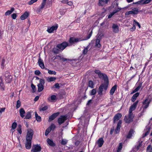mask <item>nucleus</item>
Returning <instances> with one entry per match:
<instances>
[{
  "instance_id": "nucleus-1",
  "label": "nucleus",
  "mask_w": 152,
  "mask_h": 152,
  "mask_svg": "<svg viewBox=\"0 0 152 152\" xmlns=\"http://www.w3.org/2000/svg\"><path fill=\"white\" fill-rule=\"evenodd\" d=\"M33 134V132L32 130L30 129L28 131L26 136V141L25 143L26 148L27 149H29L31 147V141Z\"/></svg>"
},
{
  "instance_id": "nucleus-2",
  "label": "nucleus",
  "mask_w": 152,
  "mask_h": 152,
  "mask_svg": "<svg viewBox=\"0 0 152 152\" xmlns=\"http://www.w3.org/2000/svg\"><path fill=\"white\" fill-rule=\"evenodd\" d=\"M95 73L98 75L99 78L104 80L105 83V89H106L108 87L109 85V80L107 76L105 74L101 72V71L98 69H96L94 71Z\"/></svg>"
},
{
  "instance_id": "nucleus-3",
  "label": "nucleus",
  "mask_w": 152,
  "mask_h": 152,
  "mask_svg": "<svg viewBox=\"0 0 152 152\" xmlns=\"http://www.w3.org/2000/svg\"><path fill=\"white\" fill-rule=\"evenodd\" d=\"M134 117V115L133 113H129L128 115L125 116L124 121L126 123L129 124L133 121V119Z\"/></svg>"
},
{
  "instance_id": "nucleus-4",
  "label": "nucleus",
  "mask_w": 152,
  "mask_h": 152,
  "mask_svg": "<svg viewBox=\"0 0 152 152\" xmlns=\"http://www.w3.org/2000/svg\"><path fill=\"white\" fill-rule=\"evenodd\" d=\"M45 83V80L43 79H40L39 80V83L37 85L38 86L37 91L38 92L42 91L44 88V85Z\"/></svg>"
},
{
  "instance_id": "nucleus-5",
  "label": "nucleus",
  "mask_w": 152,
  "mask_h": 152,
  "mask_svg": "<svg viewBox=\"0 0 152 152\" xmlns=\"http://www.w3.org/2000/svg\"><path fill=\"white\" fill-rule=\"evenodd\" d=\"M82 41H83V40L81 38H75L72 37L69 38V42L71 44H76L77 43Z\"/></svg>"
},
{
  "instance_id": "nucleus-6",
  "label": "nucleus",
  "mask_w": 152,
  "mask_h": 152,
  "mask_svg": "<svg viewBox=\"0 0 152 152\" xmlns=\"http://www.w3.org/2000/svg\"><path fill=\"white\" fill-rule=\"evenodd\" d=\"M69 45L68 42H64L61 44H58L56 45V48L59 49L63 50Z\"/></svg>"
},
{
  "instance_id": "nucleus-7",
  "label": "nucleus",
  "mask_w": 152,
  "mask_h": 152,
  "mask_svg": "<svg viewBox=\"0 0 152 152\" xmlns=\"http://www.w3.org/2000/svg\"><path fill=\"white\" fill-rule=\"evenodd\" d=\"M67 115L61 116L58 119V122L59 125H60L64 123L67 119Z\"/></svg>"
},
{
  "instance_id": "nucleus-8",
  "label": "nucleus",
  "mask_w": 152,
  "mask_h": 152,
  "mask_svg": "<svg viewBox=\"0 0 152 152\" xmlns=\"http://www.w3.org/2000/svg\"><path fill=\"white\" fill-rule=\"evenodd\" d=\"M41 147L39 145H34L31 150V152H39L41 150Z\"/></svg>"
},
{
  "instance_id": "nucleus-9",
  "label": "nucleus",
  "mask_w": 152,
  "mask_h": 152,
  "mask_svg": "<svg viewBox=\"0 0 152 152\" xmlns=\"http://www.w3.org/2000/svg\"><path fill=\"white\" fill-rule=\"evenodd\" d=\"M105 83L100 85L99 88V90L97 91L98 94L100 95H102L103 94L102 91H103V89H104L105 90H107L108 87L106 89H105Z\"/></svg>"
},
{
  "instance_id": "nucleus-10",
  "label": "nucleus",
  "mask_w": 152,
  "mask_h": 152,
  "mask_svg": "<svg viewBox=\"0 0 152 152\" xmlns=\"http://www.w3.org/2000/svg\"><path fill=\"white\" fill-rule=\"evenodd\" d=\"M138 9L135 7L132 9V10L127 12L126 13V15H129L130 14H137L138 13Z\"/></svg>"
},
{
  "instance_id": "nucleus-11",
  "label": "nucleus",
  "mask_w": 152,
  "mask_h": 152,
  "mask_svg": "<svg viewBox=\"0 0 152 152\" xmlns=\"http://www.w3.org/2000/svg\"><path fill=\"white\" fill-rule=\"evenodd\" d=\"M152 0H141L136 2H134L133 4L142 5L149 3Z\"/></svg>"
},
{
  "instance_id": "nucleus-12",
  "label": "nucleus",
  "mask_w": 152,
  "mask_h": 152,
  "mask_svg": "<svg viewBox=\"0 0 152 152\" xmlns=\"http://www.w3.org/2000/svg\"><path fill=\"white\" fill-rule=\"evenodd\" d=\"M138 102V101H137L134 103L129 107V113H133L132 111L134 110L136 108L137 104Z\"/></svg>"
},
{
  "instance_id": "nucleus-13",
  "label": "nucleus",
  "mask_w": 152,
  "mask_h": 152,
  "mask_svg": "<svg viewBox=\"0 0 152 152\" xmlns=\"http://www.w3.org/2000/svg\"><path fill=\"white\" fill-rule=\"evenodd\" d=\"M59 114V112H57L52 114L49 117L48 121L50 122L53 120Z\"/></svg>"
},
{
  "instance_id": "nucleus-14",
  "label": "nucleus",
  "mask_w": 152,
  "mask_h": 152,
  "mask_svg": "<svg viewBox=\"0 0 152 152\" xmlns=\"http://www.w3.org/2000/svg\"><path fill=\"white\" fill-rule=\"evenodd\" d=\"M113 31V32L117 33L119 31V27L116 24L113 23L112 26Z\"/></svg>"
},
{
  "instance_id": "nucleus-15",
  "label": "nucleus",
  "mask_w": 152,
  "mask_h": 152,
  "mask_svg": "<svg viewBox=\"0 0 152 152\" xmlns=\"http://www.w3.org/2000/svg\"><path fill=\"white\" fill-rule=\"evenodd\" d=\"M122 123V121L120 120H119L117 124L116 128L115 129V132L116 134H117L119 132L120 129L121 127V125Z\"/></svg>"
},
{
  "instance_id": "nucleus-16",
  "label": "nucleus",
  "mask_w": 152,
  "mask_h": 152,
  "mask_svg": "<svg viewBox=\"0 0 152 152\" xmlns=\"http://www.w3.org/2000/svg\"><path fill=\"white\" fill-rule=\"evenodd\" d=\"M121 116L122 115L121 113H118L115 115L113 118L114 123H115L116 121L119 120Z\"/></svg>"
},
{
  "instance_id": "nucleus-17",
  "label": "nucleus",
  "mask_w": 152,
  "mask_h": 152,
  "mask_svg": "<svg viewBox=\"0 0 152 152\" xmlns=\"http://www.w3.org/2000/svg\"><path fill=\"white\" fill-rule=\"evenodd\" d=\"M110 0H99L98 5L99 6H103L107 3Z\"/></svg>"
},
{
  "instance_id": "nucleus-18",
  "label": "nucleus",
  "mask_w": 152,
  "mask_h": 152,
  "mask_svg": "<svg viewBox=\"0 0 152 152\" xmlns=\"http://www.w3.org/2000/svg\"><path fill=\"white\" fill-rule=\"evenodd\" d=\"M48 108V107L47 105H46L44 104H42L39 106V111H44L46 110Z\"/></svg>"
},
{
  "instance_id": "nucleus-19",
  "label": "nucleus",
  "mask_w": 152,
  "mask_h": 152,
  "mask_svg": "<svg viewBox=\"0 0 152 152\" xmlns=\"http://www.w3.org/2000/svg\"><path fill=\"white\" fill-rule=\"evenodd\" d=\"M104 141L102 138H99L97 141V143L99 147H101L103 145Z\"/></svg>"
},
{
  "instance_id": "nucleus-20",
  "label": "nucleus",
  "mask_w": 152,
  "mask_h": 152,
  "mask_svg": "<svg viewBox=\"0 0 152 152\" xmlns=\"http://www.w3.org/2000/svg\"><path fill=\"white\" fill-rule=\"evenodd\" d=\"M58 26H53L51 27H48L47 31L48 33H51L54 30H56Z\"/></svg>"
},
{
  "instance_id": "nucleus-21",
  "label": "nucleus",
  "mask_w": 152,
  "mask_h": 152,
  "mask_svg": "<svg viewBox=\"0 0 152 152\" xmlns=\"http://www.w3.org/2000/svg\"><path fill=\"white\" fill-rule=\"evenodd\" d=\"M150 101H148V98L146 99L143 102V104L145 106L144 107L143 109H146L149 106Z\"/></svg>"
},
{
  "instance_id": "nucleus-22",
  "label": "nucleus",
  "mask_w": 152,
  "mask_h": 152,
  "mask_svg": "<svg viewBox=\"0 0 152 152\" xmlns=\"http://www.w3.org/2000/svg\"><path fill=\"white\" fill-rule=\"evenodd\" d=\"M100 37L98 36L96 40L95 46L96 47L99 48L101 47V45L100 43Z\"/></svg>"
},
{
  "instance_id": "nucleus-23",
  "label": "nucleus",
  "mask_w": 152,
  "mask_h": 152,
  "mask_svg": "<svg viewBox=\"0 0 152 152\" xmlns=\"http://www.w3.org/2000/svg\"><path fill=\"white\" fill-rule=\"evenodd\" d=\"M38 63L39 66L42 69H44L45 68V66L43 61L41 58L40 57L38 59Z\"/></svg>"
},
{
  "instance_id": "nucleus-24",
  "label": "nucleus",
  "mask_w": 152,
  "mask_h": 152,
  "mask_svg": "<svg viewBox=\"0 0 152 152\" xmlns=\"http://www.w3.org/2000/svg\"><path fill=\"white\" fill-rule=\"evenodd\" d=\"M117 86V85L115 84L114 86L112 87L110 91V93L111 95H113L115 91L116 90Z\"/></svg>"
},
{
  "instance_id": "nucleus-25",
  "label": "nucleus",
  "mask_w": 152,
  "mask_h": 152,
  "mask_svg": "<svg viewBox=\"0 0 152 152\" xmlns=\"http://www.w3.org/2000/svg\"><path fill=\"white\" fill-rule=\"evenodd\" d=\"M29 15V13L28 12H26L20 17V19L22 20H24Z\"/></svg>"
},
{
  "instance_id": "nucleus-26",
  "label": "nucleus",
  "mask_w": 152,
  "mask_h": 152,
  "mask_svg": "<svg viewBox=\"0 0 152 152\" xmlns=\"http://www.w3.org/2000/svg\"><path fill=\"white\" fill-rule=\"evenodd\" d=\"M4 75L6 77V80H7V79H9V80L8 81L10 82L12 78L11 77V76L9 72L8 71L5 72Z\"/></svg>"
},
{
  "instance_id": "nucleus-27",
  "label": "nucleus",
  "mask_w": 152,
  "mask_h": 152,
  "mask_svg": "<svg viewBox=\"0 0 152 152\" xmlns=\"http://www.w3.org/2000/svg\"><path fill=\"white\" fill-rule=\"evenodd\" d=\"M19 113L20 116L23 118L25 116L24 114L25 113V111L23 108H21L19 110Z\"/></svg>"
},
{
  "instance_id": "nucleus-28",
  "label": "nucleus",
  "mask_w": 152,
  "mask_h": 152,
  "mask_svg": "<svg viewBox=\"0 0 152 152\" xmlns=\"http://www.w3.org/2000/svg\"><path fill=\"white\" fill-rule=\"evenodd\" d=\"M142 141H139V142L138 144L137 145L135 146L134 148L135 151H137L140 149V148L142 146Z\"/></svg>"
},
{
  "instance_id": "nucleus-29",
  "label": "nucleus",
  "mask_w": 152,
  "mask_h": 152,
  "mask_svg": "<svg viewBox=\"0 0 152 152\" xmlns=\"http://www.w3.org/2000/svg\"><path fill=\"white\" fill-rule=\"evenodd\" d=\"M0 86L1 89L4 91L5 90V86L4 83L2 82V80L1 78H0Z\"/></svg>"
},
{
  "instance_id": "nucleus-30",
  "label": "nucleus",
  "mask_w": 152,
  "mask_h": 152,
  "mask_svg": "<svg viewBox=\"0 0 152 152\" xmlns=\"http://www.w3.org/2000/svg\"><path fill=\"white\" fill-rule=\"evenodd\" d=\"M35 115L36 120L38 122H40L41 121V117L39 116L37 112H35Z\"/></svg>"
},
{
  "instance_id": "nucleus-31",
  "label": "nucleus",
  "mask_w": 152,
  "mask_h": 152,
  "mask_svg": "<svg viewBox=\"0 0 152 152\" xmlns=\"http://www.w3.org/2000/svg\"><path fill=\"white\" fill-rule=\"evenodd\" d=\"M47 142L49 145L51 146H53L55 145L53 141L49 138L47 139Z\"/></svg>"
},
{
  "instance_id": "nucleus-32",
  "label": "nucleus",
  "mask_w": 152,
  "mask_h": 152,
  "mask_svg": "<svg viewBox=\"0 0 152 152\" xmlns=\"http://www.w3.org/2000/svg\"><path fill=\"white\" fill-rule=\"evenodd\" d=\"M31 117V112L30 111L27 112L26 113V115L25 118L26 119H29Z\"/></svg>"
},
{
  "instance_id": "nucleus-33",
  "label": "nucleus",
  "mask_w": 152,
  "mask_h": 152,
  "mask_svg": "<svg viewBox=\"0 0 152 152\" xmlns=\"http://www.w3.org/2000/svg\"><path fill=\"white\" fill-rule=\"evenodd\" d=\"M56 79L55 77H48L46 78L47 81L49 82H50L55 81Z\"/></svg>"
},
{
  "instance_id": "nucleus-34",
  "label": "nucleus",
  "mask_w": 152,
  "mask_h": 152,
  "mask_svg": "<svg viewBox=\"0 0 152 152\" xmlns=\"http://www.w3.org/2000/svg\"><path fill=\"white\" fill-rule=\"evenodd\" d=\"M142 86V83L138 85V86L132 91V92L131 93V94H133V93L138 91L140 89V88Z\"/></svg>"
},
{
  "instance_id": "nucleus-35",
  "label": "nucleus",
  "mask_w": 152,
  "mask_h": 152,
  "mask_svg": "<svg viewBox=\"0 0 152 152\" xmlns=\"http://www.w3.org/2000/svg\"><path fill=\"white\" fill-rule=\"evenodd\" d=\"M89 45H88L86 47L84 48V49L82 53L83 55H86L87 53L88 49L89 48Z\"/></svg>"
},
{
  "instance_id": "nucleus-36",
  "label": "nucleus",
  "mask_w": 152,
  "mask_h": 152,
  "mask_svg": "<svg viewBox=\"0 0 152 152\" xmlns=\"http://www.w3.org/2000/svg\"><path fill=\"white\" fill-rule=\"evenodd\" d=\"M14 10V8H12L10 10H8L5 13V15H10Z\"/></svg>"
},
{
  "instance_id": "nucleus-37",
  "label": "nucleus",
  "mask_w": 152,
  "mask_h": 152,
  "mask_svg": "<svg viewBox=\"0 0 152 152\" xmlns=\"http://www.w3.org/2000/svg\"><path fill=\"white\" fill-rule=\"evenodd\" d=\"M133 133V130L131 129L129 132L128 134L127 135L126 138H131L132 134Z\"/></svg>"
},
{
  "instance_id": "nucleus-38",
  "label": "nucleus",
  "mask_w": 152,
  "mask_h": 152,
  "mask_svg": "<svg viewBox=\"0 0 152 152\" xmlns=\"http://www.w3.org/2000/svg\"><path fill=\"white\" fill-rule=\"evenodd\" d=\"M150 127L149 126H148L147 127V128L145 130V136H146L148 134L150 131Z\"/></svg>"
},
{
  "instance_id": "nucleus-39",
  "label": "nucleus",
  "mask_w": 152,
  "mask_h": 152,
  "mask_svg": "<svg viewBox=\"0 0 152 152\" xmlns=\"http://www.w3.org/2000/svg\"><path fill=\"white\" fill-rule=\"evenodd\" d=\"M56 99H57L56 96L55 95H52L50 97H49L48 98V100L49 101H50V100H51L52 101H53V100Z\"/></svg>"
},
{
  "instance_id": "nucleus-40",
  "label": "nucleus",
  "mask_w": 152,
  "mask_h": 152,
  "mask_svg": "<svg viewBox=\"0 0 152 152\" xmlns=\"http://www.w3.org/2000/svg\"><path fill=\"white\" fill-rule=\"evenodd\" d=\"M46 69L48 70V73L50 75H55L56 74V72L55 71H52L49 70L47 68H46Z\"/></svg>"
},
{
  "instance_id": "nucleus-41",
  "label": "nucleus",
  "mask_w": 152,
  "mask_h": 152,
  "mask_svg": "<svg viewBox=\"0 0 152 152\" xmlns=\"http://www.w3.org/2000/svg\"><path fill=\"white\" fill-rule=\"evenodd\" d=\"M96 89L94 88L91 90L90 93V95L91 96L94 95L96 93Z\"/></svg>"
},
{
  "instance_id": "nucleus-42",
  "label": "nucleus",
  "mask_w": 152,
  "mask_h": 152,
  "mask_svg": "<svg viewBox=\"0 0 152 152\" xmlns=\"http://www.w3.org/2000/svg\"><path fill=\"white\" fill-rule=\"evenodd\" d=\"M147 152H152V146L151 145H148L146 149Z\"/></svg>"
},
{
  "instance_id": "nucleus-43",
  "label": "nucleus",
  "mask_w": 152,
  "mask_h": 152,
  "mask_svg": "<svg viewBox=\"0 0 152 152\" xmlns=\"http://www.w3.org/2000/svg\"><path fill=\"white\" fill-rule=\"evenodd\" d=\"M31 87L32 89V92L33 93H34L36 91L37 89L36 87V86L34 85L33 83L31 84Z\"/></svg>"
},
{
  "instance_id": "nucleus-44",
  "label": "nucleus",
  "mask_w": 152,
  "mask_h": 152,
  "mask_svg": "<svg viewBox=\"0 0 152 152\" xmlns=\"http://www.w3.org/2000/svg\"><path fill=\"white\" fill-rule=\"evenodd\" d=\"M47 0H43L41 4V9H42L44 7L46 3Z\"/></svg>"
},
{
  "instance_id": "nucleus-45",
  "label": "nucleus",
  "mask_w": 152,
  "mask_h": 152,
  "mask_svg": "<svg viewBox=\"0 0 152 152\" xmlns=\"http://www.w3.org/2000/svg\"><path fill=\"white\" fill-rule=\"evenodd\" d=\"M92 33V31H91L90 33H89L88 36L86 37V38L85 39H83V40H85L89 39L91 37Z\"/></svg>"
},
{
  "instance_id": "nucleus-46",
  "label": "nucleus",
  "mask_w": 152,
  "mask_h": 152,
  "mask_svg": "<svg viewBox=\"0 0 152 152\" xmlns=\"http://www.w3.org/2000/svg\"><path fill=\"white\" fill-rule=\"evenodd\" d=\"M88 86L92 88H94V83L92 81L90 80L88 82Z\"/></svg>"
},
{
  "instance_id": "nucleus-47",
  "label": "nucleus",
  "mask_w": 152,
  "mask_h": 152,
  "mask_svg": "<svg viewBox=\"0 0 152 152\" xmlns=\"http://www.w3.org/2000/svg\"><path fill=\"white\" fill-rule=\"evenodd\" d=\"M122 148V143H119V146L118 148L117 152H119L121 150Z\"/></svg>"
},
{
  "instance_id": "nucleus-48",
  "label": "nucleus",
  "mask_w": 152,
  "mask_h": 152,
  "mask_svg": "<svg viewBox=\"0 0 152 152\" xmlns=\"http://www.w3.org/2000/svg\"><path fill=\"white\" fill-rule=\"evenodd\" d=\"M53 52L55 54H58L59 52V50L56 48H54L53 50Z\"/></svg>"
},
{
  "instance_id": "nucleus-49",
  "label": "nucleus",
  "mask_w": 152,
  "mask_h": 152,
  "mask_svg": "<svg viewBox=\"0 0 152 152\" xmlns=\"http://www.w3.org/2000/svg\"><path fill=\"white\" fill-rule=\"evenodd\" d=\"M21 127V126L20 125H19L17 129L18 132L20 134H21L22 132Z\"/></svg>"
},
{
  "instance_id": "nucleus-50",
  "label": "nucleus",
  "mask_w": 152,
  "mask_h": 152,
  "mask_svg": "<svg viewBox=\"0 0 152 152\" xmlns=\"http://www.w3.org/2000/svg\"><path fill=\"white\" fill-rule=\"evenodd\" d=\"M51 131V129L50 128L48 127V128L45 131V135L47 136L48 134Z\"/></svg>"
},
{
  "instance_id": "nucleus-51",
  "label": "nucleus",
  "mask_w": 152,
  "mask_h": 152,
  "mask_svg": "<svg viewBox=\"0 0 152 152\" xmlns=\"http://www.w3.org/2000/svg\"><path fill=\"white\" fill-rule=\"evenodd\" d=\"M21 106V102L19 100L17 101V104L16 105V107L17 109L19 108Z\"/></svg>"
},
{
  "instance_id": "nucleus-52",
  "label": "nucleus",
  "mask_w": 152,
  "mask_h": 152,
  "mask_svg": "<svg viewBox=\"0 0 152 152\" xmlns=\"http://www.w3.org/2000/svg\"><path fill=\"white\" fill-rule=\"evenodd\" d=\"M67 142V141L66 140L63 139L61 141V143L62 145H65L66 144Z\"/></svg>"
},
{
  "instance_id": "nucleus-53",
  "label": "nucleus",
  "mask_w": 152,
  "mask_h": 152,
  "mask_svg": "<svg viewBox=\"0 0 152 152\" xmlns=\"http://www.w3.org/2000/svg\"><path fill=\"white\" fill-rule=\"evenodd\" d=\"M115 13V12L113 11L112 13L109 14L108 16V18L109 19L111 18Z\"/></svg>"
},
{
  "instance_id": "nucleus-54",
  "label": "nucleus",
  "mask_w": 152,
  "mask_h": 152,
  "mask_svg": "<svg viewBox=\"0 0 152 152\" xmlns=\"http://www.w3.org/2000/svg\"><path fill=\"white\" fill-rule=\"evenodd\" d=\"M134 24L135 25H137L139 27V28H140L141 26H140V24L136 20H134Z\"/></svg>"
},
{
  "instance_id": "nucleus-55",
  "label": "nucleus",
  "mask_w": 152,
  "mask_h": 152,
  "mask_svg": "<svg viewBox=\"0 0 152 152\" xmlns=\"http://www.w3.org/2000/svg\"><path fill=\"white\" fill-rule=\"evenodd\" d=\"M17 124L16 122H13L12 125V129H15L16 127Z\"/></svg>"
},
{
  "instance_id": "nucleus-56",
  "label": "nucleus",
  "mask_w": 152,
  "mask_h": 152,
  "mask_svg": "<svg viewBox=\"0 0 152 152\" xmlns=\"http://www.w3.org/2000/svg\"><path fill=\"white\" fill-rule=\"evenodd\" d=\"M48 128H50L51 129V130H54L56 126L54 124H52L51 126Z\"/></svg>"
},
{
  "instance_id": "nucleus-57",
  "label": "nucleus",
  "mask_w": 152,
  "mask_h": 152,
  "mask_svg": "<svg viewBox=\"0 0 152 152\" xmlns=\"http://www.w3.org/2000/svg\"><path fill=\"white\" fill-rule=\"evenodd\" d=\"M38 0H31L28 2V4L29 5H31L34 3L36 2Z\"/></svg>"
},
{
  "instance_id": "nucleus-58",
  "label": "nucleus",
  "mask_w": 152,
  "mask_h": 152,
  "mask_svg": "<svg viewBox=\"0 0 152 152\" xmlns=\"http://www.w3.org/2000/svg\"><path fill=\"white\" fill-rule=\"evenodd\" d=\"M5 60L4 59H3L1 61V68H4V64L5 63Z\"/></svg>"
},
{
  "instance_id": "nucleus-59",
  "label": "nucleus",
  "mask_w": 152,
  "mask_h": 152,
  "mask_svg": "<svg viewBox=\"0 0 152 152\" xmlns=\"http://www.w3.org/2000/svg\"><path fill=\"white\" fill-rule=\"evenodd\" d=\"M11 16L13 19H15L17 17L16 14L15 13H13L11 15Z\"/></svg>"
},
{
  "instance_id": "nucleus-60",
  "label": "nucleus",
  "mask_w": 152,
  "mask_h": 152,
  "mask_svg": "<svg viewBox=\"0 0 152 152\" xmlns=\"http://www.w3.org/2000/svg\"><path fill=\"white\" fill-rule=\"evenodd\" d=\"M34 73L36 75H39L41 74V72L39 71L36 70L35 71Z\"/></svg>"
},
{
  "instance_id": "nucleus-61",
  "label": "nucleus",
  "mask_w": 152,
  "mask_h": 152,
  "mask_svg": "<svg viewBox=\"0 0 152 152\" xmlns=\"http://www.w3.org/2000/svg\"><path fill=\"white\" fill-rule=\"evenodd\" d=\"M62 60V61L64 62L65 61H71V60L69 59H67L66 58H61V59Z\"/></svg>"
},
{
  "instance_id": "nucleus-62",
  "label": "nucleus",
  "mask_w": 152,
  "mask_h": 152,
  "mask_svg": "<svg viewBox=\"0 0 152 152\" xmlns=\"http://www.w3.org/2000/svg\"><path fill=\"white\" fill-rule=\"evenodd\" d=\"M61 58L62 57H61V56L58 55L55 57V58L54 59V60L56 59H60L61 60Z\"/></svg>"
},
{
  "instance_id": "nucleus-63",
  "label": "nucleus",
  "mask_w": 152,
  "mask_h": 152,
  "mask_svg": "<svg viewBox=\"0 0 152 152\" xmlns=\"http://www.w3.org/2000/svg\"><path fill=\"white\" fill-rule=\"evenodd\" d=\"M121 9L122 8L118 7L117 9L114 10L113 11L114 12H115V13H116L120 11Z\"/></svg>"
},
{
  "instance_id": "nucleus-64",
  "label": "nucleus",
  "mask_w": 152,
  "mask_h": 152,
  "mask_svg": "<svg viewBox=\"0 0 152 152\" xmlns=\"http://www.w3.org/2000/svg\"><path fill=\"white\" fill-rule=\"evenodd\" d=\"M5 110V108H1L0 110V114H1L2 112L4 111Z\"/></svg>"
}]
</instances>
